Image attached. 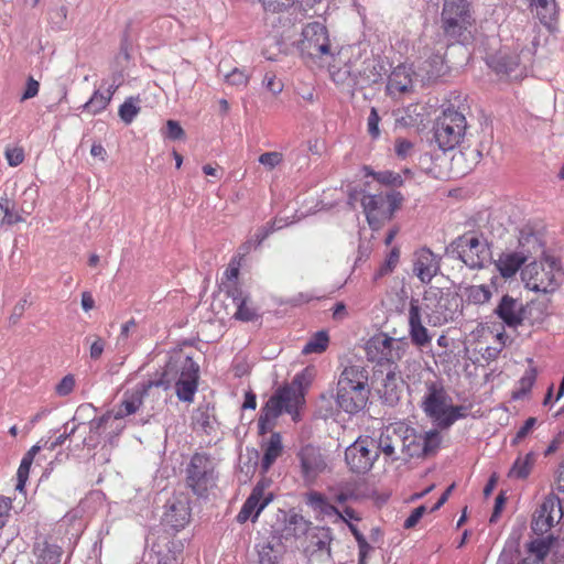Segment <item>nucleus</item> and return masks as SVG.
Listing matches in <instances>:
<instances>
[{"mask_svg": "<svg viewBox=\"0 0 564 564\" xmlns=\"http://www.w3.org/2000/svg\"><path fill=\"white\" fill-rule=\"evenodd\" d=\"M486 63L497 74L510 75L519 65V56L505 47L487 55Z\"/></svg>", "mask_w": 564, "mask_h": 564, "instance_id": "nucleus-26", "label": "nucleus"}, {"mask_svg": "<svg viewBox=\"0 0 564 564\" xmlns=\"http://www.w3.org/2000/svg\"><path fill=\"white\" fill-rule=\"evenodd\" d=\"M388 343L387 334L381 333L371 337L366 345L368 358L378 364H382Z\"/></svg>", "mask_w": 564, "mask_h": 564, "instance_id": "nucleus-37", "label": "nucleus"}, {"mask_svg": "<svg viewBox=\"0 0 564 564\" xmlns=\"http://www.w3.org/2000/svg\"><path fill=\"white\" fill-rule=\"evenodd\" d=\"M299 47L303 56L311 58L330 56V43L326 26L319 22L306 24L302 30V40Z\"/></svg>", "mask_w": 564, "mask_h": 564, "instance_id": "nucleus-11", "label": "nucleus"}, {"mask_svg": "<svg viewBox=\"0 0 564 564\" xmlns=\"http://www.w3.org/2000/svg\"><path fill=\"white\" fill-rule=\"evenodd\" d=\"M413 80H416L414 72L404 65H399L389 75L387 89L390 94L406 93L412 89Z\"/></svg>", "mask_w": 564, "mask_h": 564, "instance_id": "nucleus-28", "label": "nucleus"}, {"mask_svg": "<svg viewBox=\"0 0 564 564\" xmlns=\"http://www.w3.org/2000/svg\"><path fill=\"white\" fill-rule=\"evenodd\" d=\"M215 462L206 453H195L186 466V485L192 491L204 497L216 484Z\"/></svg>", "mask_w": 564, "mask_h": 564, "instance_id": "nucleus-7", "label": "nucleus"}, {"mask_svg": "<svg viewBox=\"0 0 564 564\" xmlns=\"http://www.w3.org/2000/svg\"><path fill=\"white\" fill-rule=\"evenodd\" d=\"M388 345L383 354V362L394 364L403 358L409 349V341L405 337L393 338L388 336Z\"/></svg>", "mask_w": 564, "mask_h": 564, "instance_id": "nucleus-36", "label": "nucleus"}, {"mask_svg": "<svg viewBox=\"0 0 564 564\" xmlns=\"http://www.w3.org/2000/svg\"><path fill=\"white\" fill-rule=\"evenodd\" d=\"M333 540L330 529L322 528L312 538L314 550L311 552V564H334L330 554V542Z\"/></svg>", "mask_w": 564, "mask_h": 564, "instance_id": "nucleus-24", "label": "nucleus"}, {"mask_svg": "<svg viewBox=\"0 0 564 564\" xmlns=\"http://www.w3.org/2000/svg\"><path fill=\"white\" fill-rule=\"evenodd\" d=\"M560 270L556 259L545 257L544 262H531L522 271V281L525 288L536 293H554L560 288L555 272Z\"/></svg>", "mask_w": 564, "mask_h": 564, "instance_id": "nucleus-4", "label": "nucleus"}, {"mask_svg": "<svg viewBox=\"0 0 564 564\" xmlns=\"http://www.w3.org/2000/svg\"><path fill=\"white\" fill-rule=\"evenodd\" d=\"M36 191L26 188L22 193L23 200L18 204V207L22 215H30L35 207Z\"/></svg>", "mask_w": 564, "mask_h": 564, "instance_id": "nucleus-51", "label": "nucleus"}, {"mask_svg": "<svg viewBox=\"0 0 564 564\" xmlns=\"http://www.w3.org/2000/svg\"><path fill=\"white\" fill-rule=\"evenodd\" d=\"M249 76L241 69L234 68L230 73L225 75V80L229 85L237 87H245L248 83Z\"/></svg>", "mask_w": 564, "mask_h": 564, "instance_id": "nucleus-55", "label": "nucleus"}, {"mask_svg": "<svg viewBox=\"0 0 564 564\" xmlns=\"http://www.w3.org/2000/svg\"><path fill=\"white\" fill-rule=\"evenodd\" d=\"M32 459H30V457H26V456H23L21 463H20V466L18 468V471H17V477H18V482L15 485V489L19 490V491H22L24 486H25V482L28 480V477H29V473H30V468H31V465H32Z\"/></svg>", "mask_w": 564, "mask_h": 564, "instance_id": "nucleus-52", "label": "nucleus"}, {"mask_svg": "<svg viewBox=\"0 0 564 564\" xmlns=\"http://www.w3.org/2000/svg\"><path fill=\"white\" fill-rule=\"evenodd\" d=\"M4 155L10 166H18L24 160V153L21 148H7Z\"/></svg>", "mask_w": 564, "mask_h": 564, "instance_id": "nucleus-59", "label": "nucleus"}, {"mask_svg": "<svg viewBox=\"0 0 564 564\" xmlns=\"http://www.w3.org/2000/svg\"><path fill=\"white\" fill-rule=\"evenodd\" d=\"M33 552L36 556L35 564H59L61 562L62 549L47 541L36 542Z\"/></svg>", "mask_w": 564, "mask_h": 564, "instance_id": "nucleus-31", "label": "nucleus"}, {"mask_svg": "<svg viewBox=\"0 0 564 564\" xmlns=\"http://www.w3.org/2000/svg\"><path fill=\"white\" fill-rule=\"evenodd\" d=\"M402 380L397 376L394 371H389L382 381V387L379 389V393L383 401L389 405H394L402 392Z\"/></svg>", "mask_w": 564, "mask_h": 564, "instance_id": "nucleus-30", "label": "nucleus"}, {"mask_svg": "<svg viewBox=\"0 0 564 564\" xmlns=\"http://www.w3.org/2000/svg\"><path fill=\"white\" fill-rule=\"evenodd\" d=\"M441 20L448 37H460L473 22L469 3L466 0H445Z\"/></svg>", "mask_w": 564, "mask_h": 564, "instance_id": "nucleus-10", "label": "nucleus"}, {"mask_svg": "<svg viewBox=\"0 0 564 564\" xmlns=\"http://www.w3.org/2000/svg\"><path fill=\"white\" fill-rule=\"evenodd\" d=\"M113 423L112 415L109 412L99 417L91 419L88 423L89 433L83 440V445L87 448L97 447L101 442L102 435Z\"/></svg>", "mask_w": 564, "mask_h": 564, "instance_id": "nucleus-27", "label": "nucleus"}, {"mask_svg": "<svg viewBox=\"0 0 564 564\" xmlns=\"http://www.w3.org/2000/svg\"><path fill=\"white\" fill-rule=\"evenodd\" d=\"M449 402L451 398L446 391L442 387L431 383L422 402V408L425 414L440 427V423L447 413Z\"/></svg>", "mask_w": 564, "mask_h": 564, "instance_id": "nucleus-17", "label": "nucleus"}, {"mask_svg": "<svg viewBox=\"0 0 564 564\" xmlns=\"http://www.w3.org/2000/svg\"><path fill=\"white\" fill-rule=\"evenodd\" d=\"M422 301V313H425L431 326H442L454 321L462 302L458 294L444 292L436 286L425 290Z\"/></svg>", "mask_w": 564, "mask_h": 564, "instance_id": "nucleus-3", "label": "nucleus"}, {"mask_svg": "<svg viewBox=\"0 0 564 564\" xmlns=\"http://www.w3.org/2000/svg\"><path fill=\"white\" fill-rule=\"evenodd\" d=\"M529 7L535 11L536 18L549 31L556 30L558 8L555 0H530Z\"/></svg>", "mask_w": 564, "mask_h": 564, "instance_id": "nucleus-25", "label": "nucleus"}, {"mask_svg": "<svg viewBox=\"0 0 564 564\" xmlns=\"http://www.w3.org/2000/svg\"><path fill=\"white\" fill-rule=\"evenodd\" d=\"M258 162L268 171L274 170L283 162V154L278 151L264 152L258 158Z\"/></svg>", "mask_w": 564, "mask_h": 564, "instance_id": "nucleus-49", "label": "nucleus"}, {"mask_svg": "<svg viewBox=\"0 0 564 564\" xmlns=\"http://www.w3.org/2000/svg\"><path fill=\"white\" fill-rule=\"evenodd\" d=\"M304 391L296 386L286 384L279 388L262 406L258 419L259 434L264 435L271 431L274 421L286 412L293 420L299 417V409L304 404Z\"/></svg>", "mask_w": 564, "mask_h": 564, "instance_id": "nucleus-2", "label": "nucleus"}, {"mask_svg": "<svg viewBox=\"0 0 564 564\" xmlns=\"http://www.w3.org/2000/svg\"><path fill=\"white\" fill-rule=\"evenodd\" d=\"M223 285L227 296L232 300L235 305H238L241 301L248 300L249 295L243 292L238 283H223Z\"/></svg>", "mask_w": 564, "mask_h": 564, "instance_id": "nucleus-53", "label": "nucleus"}, {"mask_svg": "<svg viewBox=\"0 0 564 564\" xmlns=\"http://www.w3.org/2000/svg\"><path fill=\"white\" fill-rule=\"evenodd\" d=\"M466 130L467 121L465 116L454 108H447L436 120L434 138L438 148L445 152L460 144Z\"/></svg>", "mask_w": 564, "mask_h": 564, "instance_id": "nucleus-5", "label": "nucleus"}, {"mask_svg": "<svg viewBox=\"0 0 564 564\" xmlns=\"http://www.w3.org/2000/svg\"><path fill=\"white\" fill-rule=\"evenodd\" d=\"M159 387L167 389L165 382L162 379H159L138 383L133 389L126 391L117 410L111 414L112 421L117 422L126 416L134 414L143 404V399L145 395H149L151 389Z\"/></svg>", "mask_w": 564, "mask_h": 564, "instance_id": "nucleus-13", "label": "nucleus"}, {"mask_svg": "<svg viewBox=\"0 0 564 564\" xmlns=\"http://www.w3.org/2000/svg\"><path fill=\"white\" fill-rule=\"evenodd\" d=\"M376 442L372 438L359 437L345 451V460L352 473L365 474L371 469L379 457L375 449Z\"/></svg>", "mask_w": 564, "mask_h": 564, "instance_id": "nucleus-12", "label": "nucleus"}, {"mask_svg": "<svg viewBox=\"0 0 564 564\" xmlns=\"http://www.w3.org/2000/svg\"><path fill=\"white\" fill-rule=\"evenodd\" d=\"M302 476L306 481H314L327 468V463L318 447L303 446L297 453Z\"/></svg>", "mask_w": 564, "mask_h": 564, "instance_id": "nucleus-19", "label": "nucleus"}, {"mask_svg": "<svg viewBox=\"0 0 564 564\" xmlns=\"http://www.w3.org/2000/svg\"><path fill=\"white\" fill-rule=\"evenodd\" d=\"M495 313L508 327H518L523 322L522 303L508 294L501 297Z\"/></svg>", "mask_w": 564, "mask_h": 564, "instance_id": "nucleus-23", "label": "nucleus"}, {"mask_svg": "<svg viewBox=\"0 0 564 564\" xmlns=\"http://www.w3.org/2000/svg\"><path fill=\"white\" fill-rule=\"evenodd\" d=\"M468 411L469 408L466 405H452L449 403L447 413L440 423V429H449L456 421L466 417L468 415Z\"/></svg>", "mask_w": 564, "mask_h": 564, "instance_id": "nucleus-43", "label": "nucleus"}, {"mask_svg": "<svg viewBox=\"0 0 564 564\" xmlns=\"http://www.w3.org/2000/svg\"><path fill=\"white\" fill-rule=\"evenodd\" d=\"M368 378V370L361 366H348L343 370L336 391V402L343 411L355 414L366 406L370 394Z\"/></svg>", "mask_w": 564, "mask_h": 564, "instance_id": "nucleus-1", "label": "nucleus"}, {"mask_svg": "<svg viewBox=\"0 0 564 564\" xmlns=\"http://www.w3.org/2000/svg\"><path fill=\"white\" fill-rule=\"evenodd\" d=\"M413 274L423 283L429 284L441 272V257L429 248L416 250L412 259Z\"/></svg>", "mask_w": 564, "mask_h": 564, "instance_id": "nucleus-16", "label": "nucleus"}, {"mask_svg": "<svg viewBox=\"0 0 564 564\" xmlns=\"http://www.w3.org/2000/svg\"><path fill=\"white\" fill-rule=\"evenodd\" d=\"M75 387V378L73 375L65 376L56 386V393L61 397L68 395Z\"/></svg>", "mask_w": 564, "mask_h": 564, "instance_id": "nucleus-60", "label": "nucleus"}, {"mask_svg": "<svg viewBox=\"0 0 564 564\" xmlns=\"http://www.w3.org/2000/svg\"><path fill=\"white\" fill-rule=\"evenodd\" d=\"M447 70L444 57L441 53H432L422 59L414 70V77L423 85L432 83L443 76Z\"/></svg>", "mask_w": 564, "mask_h": 564, "instance_id": "nucleus-22", "label": "nucleus"}, {"mask_svg": "<svg viewBox=\"0 0 564 564\" xmlns=\"http://www.w3.org/2000/svg\"><path fill=\"white\" fill-rule=\"evenodd\" d=\"M260 2L268 11L280 12L291 8L295 0H260Z\"/></svg>", "mask_w": 564, "mask_h": 564, "instance_id": "nucleus-56", "label": "nucleus"}, {"mask_svg": "<svg viewBox=\"0 0 564 564\" xmlns=\"http://www.w3.org/2000/svg\"><path fill=\"white\" fill-rule=\"evenodd\" d=\"M232 316L237 321L241 322H253L260 317L258 310L251 303L250 297H248V300L239 302V304L236 305V311Z\"/></svg>", "mask_w": 564, "mask_h": 564, "instance_id": "nucleus-40", "label": "nucleus"}, {"mask_svg": "<svg viewBox=\"0 0 564 564\" xmlns=\"http://www.w3.org/2000/svg\"><path fill=\"white\" fill-rule=\"evenodd\" d=\"M12 509V500L8 497L0 496V530L7 524Z\"/></svg>", "mask_w": 564, "mask_h": 564, "instance_id": "nucleus-61", "label": "nucleus"}, {"mask_svg": "<svg viewBox=\"0 0 564 564\" xmlns=\"http://www.w3.org/2000/svg\"><path fill=\"white\" fill-rule=\"evenodd\" d=\"M379 121H380V118H379L377 109L371 108L370 113L367 119V127H368V132L372 138H378L380 134Z\"/></svg>", "mask_w": 564, "mask_h": 564, "instance_id": "nucleus-63", "label": "nucleus"}, {"mask_svg": "<svg viewBox=\"0 0 564 564\" xmlns=\"http://www.w3.org/2000/svg\"><path fill=\"white\" fill-rule=\"evenodd\" d=\"M520 250L513 252H503L495 261V265L500 275L505 279L512 278L522 264L529 259L530 254L540 249L539 238L532 232L521 231L519 237Z\"/></svg>", "mask_w": 564, "mask_h": 564, "instance_id": "nucleus-9", "label": "nucleus"}, {"mask_svg": "<svg viewBox=\"0 0 564 564\" xmlns=\"http://www.w3.org/2000/svg\"><path fill=\"white\" fill-rule=\"evenodd\" d=\"M283 451L282 438L279 433H272L265 445L264 454L261 459V470L267 473L272 464L281 456Z\"/></svg>", "mask_w": 564, "mask_h": 564, "instance_id": "nucleus-33", "label": "nucleus"}, {"mask_svg": "<svg viewBox=\"0 0 564 564\" xmlns=\"http://www.w3.org/2000/svg\"><path fill=\"white\" fill-rule=\"evenodd\" d=\"M264 489L263 482L256 485L236 517L238 523H245L248 520L254 522L261 511L272 501L273 495L271 492L264 495Z\"/></svg>", "mask_w": 564, "mask_h": 564, "instance_id": "nucleus-18", "label": "nucleus"}, {"mask_svg": "<svg viewBox=\"0 0 564 564\" xmlns=\"http://www.w3.org/2000/svg\"><path fill=\"white\" fill-rule=\"evenodd\" d=\"M139 101L138 97H129L119 107V117L126 124H130L140 112Z\"/></svg>", "mask_w": 564, "mask_h": 564, "instance_id": "nucleus-41", "label": "nucleus"}, {"mask_svg": "<svg viewBox=\"0 0 564 564\" xmlns=\"http://www.w3.org/2000/svg\"><path fill=\"white\" fill-rule=\"evenodd\" d=\"M3 216H6L3 225H15L25 220L18 207V204L8 198H4Z\"/></svg>", "mask_w": 564, "mask_h": 564, "instance_id": "nucleus-46", "label": "nucleus"}, {"mask_svg": "<svg viewBox=\"0 0 564 564\" xmlns=\"http://www.w3.org/2000/svg\"><path fill=\"white\" fill-rule=\"evenodd\" d=\"M198 371V365L191 357H186L180 378L175 383L176 395L181 401L192 402L194 400L197 391Z\"/></svg>", "mask_w": 564, "mask_h": 564, "instance_id": "nucleus-20", "label": "nucleus"}, {"mask_svg": "<svg viewBox=\"0 0 564 564\" xmlns=\"http://www.w3.org/2000/svg\"><path fill=\"white\" fill-rule=\"evenodd\" d=\"M421 435L416 434L413 429L402 427V445L401 449L405 453L406 456L413 457H423L421 453Z\"/></svg>", "mask_w": 564, "mask_h": 564, "instance_id": "nucleus-35", "label": "nucleus"}, {"mask_svg": "<svg viewBox=\"0 0 564 564\" xmlns=\"http://www.w3.org/2000/svg\"><path fill=\"white\" fill-rule=\"evenodd\" d=\"M330 76L334 83L337 85L352 87L357 85L355 76L351 74L350 67L345 65L344 67L330 70Z\"/></svg>", "mask_w": 564, "mask_h": 564, "instance_id": "nucleus-47", "label": "nucleus"}, {"mask_svg": "<svg viewBox=\"0 0 564 564\" xmlns=\"http://www.w3.org/2000/svg\"><path fill=\"white\" fill-rule=\"evenodd\" d=\"M562 516L561 500L550 495L534 512L531 528L535 534L543 535L562 519Z\"/></svg>", "mask_w": 564, "mask_h": 564, "instance_id": "nucleus-14", "label": "nucleus"}, {"mask_svg": "<svg viewBox=\"0 0 564 564\" xmlns=\"http://www.w3.org/2000/svg\"><path fill=\"white\" fill-rule=\"evenodd\" d=\"M310 522L306 521L301 514H291L285 522V532L288 535L300 538L308 530Z\"/></svg>", "mask_w": 564, "mask_h": 564, "instance_id": "nucleus-39", "label": "nucleus"}, {"mask_svg": "<svg viewBox=\"0 0 564 564\" xmlns=\"http://www.w3.org/2000/svg\"><path fill=\"white\" fill-rule=\"evenodd\" d=\"M447 251L463 261L470 269H481L490 259L491 252L488 243L477 236H459Z\"/></svg>", "mask_w": 564, "mask_h": 564, "instance_id": "nucleus-8", "label": "nucleus"}, {"mask_svg": "<svg viewBox=\"0 0 564 564\" xmlns=\"http://www.w3.org/2000/svg\"><path fill=\"white\" fill-rule=\"evenodd\" d=\"M409 336L412 344L419 348L429 346L432 341L427 328L422 321V306L417 299H411L409 303Z\"/></svg>", "mask_w": 564, "mask_h": 564, "instance_id": "nucleus-21", "label": "nucleus"}, {"mask_svg": "<svg viewBox=\"0 0 564 564\" xmlns=\"http://www.w3.org/2000/svg\"><path fill=\"white\" fill-rule=\"evenodd\" d=\"M105 346H106V341L101 337L94 336V340L91 341L90 348H89L90 358L93 360H98L105 350Z\"/></svg>", "mask_w": 564, "mask_h": 564, "instance_id": "nucleus-64", "label": "nucleus"}, {"mask_svg": "<svg viewBox=\"0 0 564 564\" xmlns=\"http://www.w3.org/2000/svg\"><path fill=\"white\" fill-rule=\"evenodd\" d=\"M399 260H400V249L398 247H393L387 254L384 262L376 271L373 279L378 280V279H381V278L390 274L398 265Z\"/></svg>", "mask_w": 564, "mask_h": 564, "instance_id": "nucleus-42", "label": "nucleus"}, {"mask_svg": "<svg viewBox=\"0 0 564 564\" xmlns=\"http://www.w3.org/2000/svg\"><path fill=\"white\" fill-rule=\"evenodd\" d=\"M535 462L536 454L534 452H529L524 456H518L508 473V477L510 479H527Z\"/></svg>", "mask_w": 564, "mask_h": 564, "instance_id": "nucleus-32", "label": "nucleus"}, {"mask_svg": "<svg viewBox=\"0 0 564 564\" xmlns=\"http://www.w3.org/2000/svg\"><path fill=\"white\" fill-rule=\"evenodd\" d=\"M191 519L189 499L184 494L174 495L165 503L163 524L175 531L183 529Z\"/></svg>", "mask_w": 564, "mask_h": 564, "instance_id": "nucleus-15", "label": "nucleus"}, {"mask_svg": "<svg viewBox=\"0 0 564 564\" xmlns=\"http://www.w3.org/2000/svg\"><path fill=\"white\" fill-rule=\"evenodd\" d=\"M312 379H313V370L310 368H305L300 373L295 375V377L293 378V380L290 384L296 386L297 388L303 389V391L305 392L307 387L311 384Z\"/></svg>", "mask_w": 564, "mask_h": 564, "instance_id": "nucleus-57", "label": "nucleus"}, {"mask_svg": "<svg viewBox=\"0 0 564 564\" xmlns=\"http://www.w3.org/2000/svg\"><path fill=\"white\" fill-rule=\"evenodd\" d=\"M280 556L273 546L268 543L259 551V564H278Z\"/></svg>", "mask_w": 564, "mask_h": 564, "instance_id": "nucleus-54", "label": "nucleus"}, {"mask_svg": "<svg viewBox=\"0 0 564 564\" xmlns=\"http://www.w3.org/2000/svg\"><path fill=\"white\" fill-rule=\"evenodd\" d=\"M425 512H426V507L423 505L413 509L411 514L405 519V521L403 523V528L404 529L414 528L419 523V521L422 519V517L425 514Z\"/></svg>", "mask_w": 564, "mask_h": 564, "instance_id": "nucleus-62", "label": "nucleus"}, {"mask_svg": "<svg viewBox=\"0 0 564 564\" xmlns=\"http://www.w3.org/2000/svg\"><path fill=\"white\" fill-rule=\"evenodd\" d=\"M376 181L384 185L401 186L403 184L402 176L399 173L392 171H381L372 173Z\"/></svg>", "mask_w": 564, "mask_h": 564, "instance_id": "nucleus-50", "label": "nucleus"}, {"mask_svg": "<svg viewBox=\"0 0 564 564\" xmlns=\"http://www.w3.org/2000/svg\"><path fill=\"white\" fill-rule=\"evenodd\" d=\"M115 90H116V87L113 85H111L104 93L96 90L93 94V96L89 98V100L82 106L83 109L88 111L91 115H97V113L101 112L109 105Z\"/></svg>", "mask_w": 564, "mask_h": 564, "instance_id": "nucleus-34", "label": "nucleus"}, {"mask_svg": "<svg viewBox=\"0 0 564 564\" xmlns=\"http://www.w3.org/2000/svg\"><path fill=\"white\" fill-rule=\"evenodd\" d=\"M420 435V442L422 444L421 453L423 454V456H427L430 454L435 453L441 444L440 433L436 430H431Z\"/></svg>", "mask_w": 564, "mask_h": 564, "instance_id": "nucleus-44", "label": "nucleus"}, {"mask_svg": "<svg viewBox=\"0 0 564 564\" xmlns=\"http://www.w3.org/2000/svg\"><path fill=\"white\" fill-rule=\"evenodd\" d=\"M329 337L326 330L315 333L303 346L302 354H322L326 350Z\"/></svg>", "mask_w": 564, "mask_h": 564, "instance_id": "nucleus-38", "label": "nucleus"}, {"mask_svg": "<svg viewBox=\"0 0 564 564\" xmlns=\"http://www.w3.org/2000/svg\"><path fill=\"white\" fill-rule=\"evenodd\" d=\"M536 379L535 369H528L518 382V389L513 392V399H522L530 392Z\"/></svg>", "mask_w": 564, "mask_h": 564, "instance_id": "nucleus-45", "label": "nucleus"}, {"mask_svg": "<svg viewBox=\"0 0 564 564\" xmlns=\"http://www.w3.org/2000/svg\"><path fill=\"white\" fill-rule=\"evenodd\" d=\"M402 445V427H387L378 440L375 449L383 453L391 460H397L395 447Z\"/></svg>", "mask_w": 564, "mask_h": 564, "instance_id": "nucleus-29", "label": "nucleus"}, {"mask_svg": "<svg viewBox=\"0 0 564 564\" xmlns=\"http://www.w3.org/2000/svg\"><path fill=\"white\" fill-rule=\"evenodd\" d=\"M395 154L399 159H406L413 152V143L405 139H398L394 145Z\"/></svg>", "mask_w": 564, "mask_h": 564, "instance_id": "nucleus-58", "label": "nucleus"}, {"mask_svg": "<svg viewBox=\"0 0 564 564\" xmlns=\"http://www.w3.org/2000/svg\"><path fill=\"white\" fill-rule=\"evenodd\" d=\"M468 300L475 304H484L491 297V292L486 285H473L468 289Z\"/></svg>", "mask_w": 564, "mask_h": 564, "instance_id": "nucleus-48", "label": "nucleus"}, {"mask_svg": "<svg viewBox=\"0 0 564 564\" xmlns=\"http://www.w3.org/2000/svg\"><path fill=\"white\" fill-rule=\"evenodd\" d=\"M402 200L403 196L399 192L364 195L361 206L371 229L378 230L384 221L391 219Z\"/></svg>", "mask_w": 564, "mask_h": 564, "instance_id": "nucleus-6", "label": "nucleus"}]
</instances>
